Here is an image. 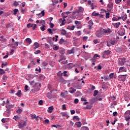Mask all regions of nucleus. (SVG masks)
I'll return each mask as SVG.
<instances>
[{
	"label": "nucleus",
	"mask_w": 130,
	"mask_h": 130,
	"mask_svg": "<svg viewBox=\"0 0 130 130\" xmlns=\"http://www.w3.org/2000/svg\"><path fill=\"white\" fill-rule=\"evenodd\" d=\"M14 119L16 120V121H18V120H20L21 118V117H19V116H14L13 117Z\"/></svg>",
	"instance_id": "c85d7f7f"
},
{
	"label": "nucleus",
	"mask_w": 130,
	"mask_h": 130,
	"mask_svg": "<svg viewBox=\"0 0 130 130\" xmlns=\"http://www.w3.org/2000/svg\"><path fill=\"white\" fill-rule=\"evenodd\" d=\"M69 92L71 93V94H74V93L75 92H76V89L73 88V87H71L69 89Z\"/></svg>",
	"instance_id": "6ab92c4d"
},
{
	"label": "nucleus",
	"mask_w": 130,
	"mask_h": 130,
	"mask_svg": "<svg viewBox=\"0 0 130 130\" xmlns=\"http://www.w3.org/2000/svg\"><path fill=\"white\" fill-rule=\"evenodd\" d=\"M53 109H54L53 106H50L48 108L47 112H48V113H51L53 111Z\"/></svg>",
	"instance_id": "2eb2a0df"
},
{
	"label": "nucleus",
	"mask_w": 130,
	"mask_h": 130,
	"mask_svg": "<svg viewBox=\"0 0 130 130\" xmlns=\"http://www.w3.org/2000/svg\"><path fill=\"white\" fill-rule=\"evenodd\" d=\"M126 19H127V15H126V14L122 17V19L123 20V21H125Z\"/></svg>",
	"instance_id": "c9c22d12"
},
{
	"label": "nucleus",
	"mask_w": 130,
	"mask_h": 130,
	"mask_svg": "<svg viewBox=\"0 0 130 130\" xmlns=\"http://www.w3.org/2000/svg\"><path fill=\"white\" fill-rule=\"evenodd\" d=\"M54 50H58L59 49V48L57 46H55V47L53 48Z\"/></svg>",
	"instance_id": "bf43d9fd"
},
{
	"label": "nucleus",
	"mask_w": 130,
	"mask_h": 130,
	"mask_svg": "<svg viewBox=\"0 0 130 130\" xmlns=\"http://www.w3.org/2000/svg\"><path fill=\"white\" fill-rule=\"evenodd\" d=\"M16 96H18V97H21L22 95V94L21 93V90H18V92L15 94Z\"/></svg>",
	"instance_id": "2f4dec72"
},
{
	"label": "nucleus",
	"mask_w": 130,
	"mask_h": 130,
	"mask_svg": "<svg viewBox=\"0 0 130 130\" xmlns=\"http://www.w3.org/2000/svg\"><path fill=\"white\" fill-rule=\"evenodd\" d=\"M98 94V90H94L93 92V96H97Z\"/></svg>",
	"instance_id": "3c124183"
},
{
	"label": "nucleus",
	"mask_w": 130,
	"mask_h": 130,
	"mask_svg": "<svg viewBox=\"0 0 130 130\" xmlns=\"http://www.w3.org/2000/svg\"><path fill=\"white\" fill-rule=\"evenodd\" d=\"M67 53L68 54H72V53H75V49H74V48H72V49L67 51Z\"/></svg>",
	"instance_id": "f3484780"
},
{
	"label": "nucleus",
	"mask_w": 130,
	"mask_h": 130,
	"mask_svg": "<svg viewBox=\"0 0 130 130\" xmlns=\"http://www.w3.org/2000/svg\"><path fill=\"white\" fill-rule=\"evenodd\" d=\"M29 83L30 86H32V87H35V88L36 87H37V86H38L39 85H40H40H41V84H39V83L36 82L35 81V80H32V81H29Z\"/></svg>",
	"instance_id": "7ed1b4c3"
},
{
	"label": "nucleus",
	"mask_w": 130,
	"mask_h": 130,
	"mask_svg": "<svg viewBox=\"0 0 130 130\" xmlns=\"http://www.w3.org/2000/svg\"><path fill=\"white\" fill-rule=\"evenodd\" d=\"M61 16L63 17V19H66V18H67L68 15V14L67 13V12H64L62 13Z\"/></svg>",
	"instance_id": "4be33fe9"
},
{
	"label": "nucleus",
	"mask_w": 130,
	"mask_h": 130,
	"mask_svg": "<svg viewBox=\"0 0 130 130\" xmlns=\"http://www.w3.org/2000/svg\"><path fill=\"white\" fill-rule=\"evenodd\" d=\"M75 24L77 25L76 28L77 29H82V22L81 21H75Z\"/></svg>",
	"instance_id": "20e7f679"
},
{
	"label": "nucleus",
	"mask_w": 130,
	"mask_h": 130,
	"mask_svg": "<svg viewBox=\"0 0 130 130\" xmlns=\"http://www.w3.org/2000/svg\"><path fill=\"white\" fill-rule=\"evenodd\" d=\"M30 116L31 117V119H34L36 118V115H35V114H31Z\"/></svg>",
	"instance_id": "8fccbe9b"
},
{
	"label": "nucleus",
	"mask_w": 130,
	"mask_h": 130,
	"mask_svg": "<svg viewBox=\"0 0 130 130\" xmlns=\"http://www.w3.org/2000/svg\"><path fill=\"white\" fill-rule=\"evenodd\" d=\"M67 29H68V30H74L75 29V25H72L71 26H68V27L67 28Z\"/></svg>",
	"instance_id": "c756f323"
},
{
	"label": "nucleus",
	"mask_w": 130,
	"mask_h": 130,
	"mask_svg": "<svg viewBox=\"0 0 130 130\" xmlns=\"http://www.w3.org/2000/svg\"><path fill=\"white\" fill-rule=\"evenodd\" d=\"M88 26H93V20H89L88 22Z\"/></svg>",
	"instance_id": "72a5a7b5"
},
{
	"label": "nucleus",
	"mask_w": 130,
	"mask_h": 130,
	"mask_svg": "<svg viewBox=\"0 0 130 130\" xmlns=\"http://www.w3.org/2000/svg\"><path fill=\"white\" fill-rule=\"evenodd\" d=\"M13 12H14V15H17V12H19V10H18L17 9H14Z\"/></svg>",
	"instance_id": "603ef678"
},
{
	"label": "nucleus",
	"mask_w": 130,
	"mask_h": 130,
	"mask_svg": "<svg viewBox=\"0 0 130 130\" xmlns=\"http://www.w3.org/2000/svg\"><path fill=\"white\" fill-rule=\"evenodd\" d=\"M92 108V106L90 105H87L85 107H84V109H91Z\"/></svg>",
	"instance_id": "c03bdc74"
},
{
	"label": "nucleus",
	"mask_w": 130,
	"mask_h": 130,
	"mask_svg": "<svg viewBox=\"0 0 130 130\" xmlns=\"http://www.w3.org/2000/svg\"><path fill=\"white\" fill-rule=\"evenodd\" d=\"M22 111H23V110H22V109H18L17 110L16 112H17V113L20 114V113H21L22 112Z\"/></svg>",
	"instance_id": "13d9d810"
},
{
	"label": "nucleus",
	"mask_w": 130,
	"mask_h": 130,
	"mask_svg": "<svg viewBox=\"0 0 130 130\" xmlns=\"http://www.w3.org/2000/svg\"><path fill=\"white\" fill-rule=\"evenodd\" d=\"M75 67V64L73 63H69L67 65V68L69 69V70H71V69H73Z\"/></svg>",
	"instance_id": "1a4fd4ad"
},
{
	"label": "nucleus",
	"mask_w": 130,
	"mask_h": 130,
	"mask_svg": "<svg viewBox=\"0 0 130 130\" xmlns=\"http://www.w3.org/2000/svg\"><path fill=\"white\" fill-rule=\"evenodd\" d=\"M75 125H77V127H81L82 126V123L81 121L77 122Z\"/></svg>",
	"instance_id": "bb28decb"
},
{
	"label": "nucleus",
	"mask_w": 130,
	"mask_h": 130,
	"mask_svg": "<svg viewBox=\"0 0 130 130\" xmlns=\"http://www.w3.org/2000/svg\"><path fill=\"white\" fill-rule=\"evenodd\" d=\"M61 109H62V110H67V107L65 104L62 105Z\"/></svg>",
	"instance_id": "a18cd8bd"
},
{
	"label": "nucleus",
	"mask_w": 130,
	"mask_h": 130,
	"mask_svg": "<svg viewBox=\"0 0 130 130\" xmlns=\"http://www.w3.org/2000/svg\"><path fill=\"white\" fill-rule=\"evenodd\" d=\"M46 27V26H45L44 25H42V26H41V27H40L41 31H45Z\"/></svg>",
	"instance_id": "473e14b6"
},
{
	"label": "nucleus",
	"mask_w": 130,
	"mask_h": 130,
	"mask_svg": "<svg viewBox=\"0 0 130 130\" xmlns=\"http://www.w3.org/2000/svg\"><path fill=\"white\" fill-rule=\"evenodd\" d=\"M47 96L49 99H51L52 98V96H51V94L50 93H47Z\"/></svg>",
	"instance_id": "6e6d98bb"
},
{
	"label": "nucleus",
	"mask_w": 130,
	"mask_h": 130,
	"mask_svg": "<svg viewBox=\"0 0 130 130\" xmlns=\"http://www.w3.org/2000/svg\"><path fill=\"white\" fill-rule=\"evenodd\" d=\"M73 119V120H75V119H76V120H80V117L78 116H74Z\"/></svg>",
	"instance_id": "f704fd0d"
},
{
	"label": "nucleus",
	"mask_w": 130,
	"mask_h": 130,
	"mask_svg": "<svg viewBox=\"0 0 130 130\" xmlns=\"http://www.w3.org/2000/svg\"><path fill=\"white\" fill-rule=\"evenodd\" d=\"M53 5L54 6L56 4H58V0H53Z\"/></svg>",
	"instance_id": "a19ab883"
},
{
	"label": "nucleus",
	"mask_w": 130,
	"mask_h": 130,
	"mask_svg": "<svg viewBox=\"0 0 130 130\" xmlns=\"http://www.w3.org/2000/svg\"><path fill=\"white\" fill-rule=\"evenodd\" d=\"M99 41H98V39H95L94 40H93V43L94 44H97V43H99Z\"/></svg>",
	"instance_id": "37998d69"
},
{
	"label": "nucleus",
	"mask_w": 130,
	"mask_h": 130,
	"mask_svg": "<svg viewBox=\"0 0 130 130\" xmlns=\"http://www.w3.org/2000/svg\"><path fill=\"white\" fill-rule=\"evenodd\" d=\"M88 40V37H83V41H87Z\"/></svg>",
	"instance_id": "69168bd1"
},
{
	"label": "nucleus",
	"mask_w": 130,
	"mask_h": 130,
	"mask_svg": "<svg viewBox=\"0 0 130 130\" xmlns=\"http://www.w3.org/2000/svg\"><path fill=\"white\" fill-rule=\"evenodd\" d=\"M59 21H60V22H61V24H60V26H63L64 25L66 24V19H59Z\"/></svg>",
	"instance_id": "f8f14e48"
},
{
	"label": "nucleus",
	"mask_w": 130,
	"mask_h": 130,
	"mask_svg": "<svg viewBox=\"0 0 130 130\" xmlns=\"http://www.w3.org/2000/svg\"><path fill=\"white\" fill-rule=\"evenodd\" d=\"M40 24H42V25L45 24V21L44 20H41L40 21Z\"/></svg>",
	"instance_id": "864d4df0"
},
{
	"label": "nucleus",
	"mask_w": 130,
	"mask_h": 130,
	"mask_svg": "<svg viewBox=\"0 0 130 130\" xmlns=\"http://www.w3.org/2000/svg\"><path fill=\"white\" fill-rule=\"evenodd\" d=\"M47 31L50 34H52V29L51 28H48Z\"/></svg>",
	"instance_id": "4d7b16f0"
},
{
	"label": "nucleus",
	"mask_w": 130,
	"mask_h": 130,
	"mask_svg": "<svg viewBox=\"0 0 130 130\" xmlns=\"http://www.w3.org/2000/svg\"><path fill=\"white\" fill-rule=\"evenodd\" d=\"M32 30H35L36 29V24H32Z\"/></svg>",
	"instance_id": "680f3d73"
},
{
	"label": "nucleus",
	"mask_w": 130,
	"mask_h": 130,
	"mask_svg": "<svg viewBox=\"0 0 130 130\" xmlns=\"http://www.w3.org/2000/svg\"><path fill=\"white\" fill-rule=\"evenodd\" d=\"M66 63H68V60L61 62V64H66Z\"/></svg>",
	"instance_id": "e2e57ef3"
},
{
	"label": "nucleus",
	"mask_w": 130,
	"mask_h": 130,
	"mask_svg": "<svg viewBox=\"0 0 130 130\" xmlns=\"http://www.w3.org/2000/svg\"><path fill=\"white\" fill-rule=\"evenodd\" d=\"M113 22H114L115 21H118V19L117 18L115 17V15H114V17L112 19Z\"/></svg>",
	"instance_id": "ea45409f"
},
{
	"label": "nucleus",
	"mask_w": 130,
	"mask_h": 130,
	"mask_svg": "<svg viewBox=\"0 0 130 130\" xmlns=\"http://www.w3.org/2000/svg\"><path fill=\"white\" fill-rule=\"evenodd\" d=\"M92 16H94V17H97V16H99V13L93 12L92 13Z\"/></svg>",
	"instance_id": "58836bf2"
},
{
	"label": "nucleus",
	"mask_w": 130,
	"mask_h": 130,
	"mask_svg": "<svg viewBox=\"0 0 130 130\" xmlns=\"http://www.w3.org/2000/svg\"><path fill=\"white\" fill-rule=\"evenodd\" d=\"M107 7L109 10H112L113 9V3L110 2V4H108Z\"/></svg>",
	"instance_id": "dca6fc26"
},
{
	"label": "nucleus",
	"mask_w": 130,
	"mask_h": 130,
	"mask_svg": "<svg viewBox=\"0 0 130 130\" xmlns=\"http://www.w3.org/2000/svg\"><path fill=\"white\" fill-rule=\"evenodd\" d=\"M25 41L29 43V44H31L32 43V40H31V39L27 38L25 39Z\"/></svg>",
	"instance_id": "cd10ccee"
},
{
	"label": "nucleus",
	"mask_w": 130,
	"mask_h": 130,
	"mask_svg": "<svg viewBox=\"0 0 130 130\" xmlns=\"http://www.w3.org/2000/svg\"><path fill=\"white\" fill-rule=\"evenodd\" d=\"M60 83L61 84H67V80H64L63 78L60 79Z\"/></svg>",
	"instance_id": "393cba45"
},
{
	"label": "nucleus",
	"mask_w": 130,
	"mask_h": 130,
	"mask_svg": "<svg viewBox=\"0 0 130 130\" xmlns=\"http://www.w3.org/2000/svg\"><path fill=\"white\" fill-rule=\"evenodd\" d=\"M4 41V36H2L0 37V42H3Z\"/></svg>",
	"instance_id": "052dcab7"
},
{
	"label": "nucleus",
	"mask_w": 130,
	"mask_h": 130,
	"mask_svg": "<svg viewBox=\"0 0 130 130\" xmlns=\"http://www.w3.org/2000/svg\"><path fill=\"white\" fill-rule=\"evenodd\" d=\"M119 66H124L125 63V58L124 57L119 58L118 59Z\"/></svg>",
	"instance_id": "f257e3e1"
},
{
	"label": "nucleus",
	"mask_w": 130,
	"mask_h": 130,
	"mask_svg": "<svg viewBox=\"0 0 130 130\" xmlns=\"http://www.w3.org/2000/svg\"><path fill=\"white\" fill-rule=\"evenodd\" d=\"M5 74V71H4V69H0V75H3Z\"/></svg>",
	"instance_id": "5fc2aeb1"
},
{
	"label": "nucleus",
	"mask_w": 130,
	"mask_h": 130,
	"mask_svg": "<svg viewBox=\"0 0 130 130\" xmlns=\"http://www.w3.org/2000/svg\"><path fill=\"white\" fill-rule=\"evenodd\" d=\"M81 130H89V128L87 126L82 127Z\"/></svg>",
	"instance_id": "de8ad7c7"
},
{
	"label": "nucleus",
	"mask_w": 130,
	"mask_h": 130,
	"mask_svg": "<svg viewBox=\"0 0 130 130\" xmlns=\"http://www.w3.org/2000/svg\"><path fill=\"white\" fill-rule=\"evenodd\" d=\"M122 72H126V68H125V67H120L118 73H121Z\"/></svg>",
	"instance_id": "9b49d317"
},
{
	"label": "nucleus",
	"mask_w": 130,
	"mask_h": 130,
	"mask_svg": "<svg viewBox=\"0 0 130 130\" xmlns=\"http://www.w3.org/2000/svg\"><path fill=\"white\" fill-rule=\"evenodd\" d=\"M115 3L117 5L118 4H120V3H121V0H115Z\"/></svg>",
	"instance_id": "338daca9"
},
{
	"label": "nucleus",
	"mask_w": 130,
	"mask_h": 130,
	"mask_svg": "<svg viewBox=\"0 0 130 130\" xmlns=\"http://www.w3.org/2000/svg\"><path fill=\"white\" fill-rule=\"evenodd\" d=\"M113 25L116 28V29H118L119 26H120V22H117L113 24Z\"/></svg>",
	"instance_id": "4468645a"
},
{
	"label": "nucleus",
	"mask_w": 130,
	"mask_h": 130,
	"mask_svg": "<svg viewBox=\"0 0 130 130\" xmlns=\"http://www.w3.org/2000/svg\"><path fill=\"white\" fill-rule=\"evenodd\" d=\"M20 4H21V2H17V1H15L14 3V6H19V5H20Z\"/></svg>",
	"instance_id": "e433bc0d"
},
{
	"label": "nucleus",
	"mask_w": 130,
	"mask_h": 130,
	"mask_svg": "<svg viewBox=\"0 0 130 130\" xmlns=\"http://www.w3.org/2000/svg\"><path fill=\"white\" fill-rule=\"evenodd\" d=\"M28 78L29 80H33V78H35L36 81H37V78H36V77H35V76H33L32 75H29L28 76Z\"/></svg>",
	"instance_id": "412c9836"
},
{
	"label": "nucleus",
	"mask_w": 130,
	"mask_h": 130,
	"mask_svg": "<svg viewBox=\"0 0 130 130\" xmlns=\"http://www.w3.org/2000/svg\"><path fill=\"white\" fill-rule=\"evenodd\" d=\"M6 107L8 110H10V109L14 108V105H9V104H7Z\"/></svg>",
	"instance_id": "ddd939ff"
},
{
	"label": "nucleus",
	"mask_w": 130,
	"mask_h": 130,
	"mask_svg": "<svg viewBox=\"0 0 130 130\" xmlns=\"http://www.w3.org/2000/svg\"><path fill=\"white\" fill-rule=\"evenodd\" d=\"M125 115H130V111H127L125 112Z\"/></svg>",
	"instance_id": "0e129e2a"
},
{
	"label": "nucleus",
	"mask_w": 130,
	"mask_h": 130,
	"mask_svg": "<svg viewBox=\"0 0 130 130\" xmlns=\"http://www.w3.org/2000/svg\"><path fill=\"white\" fill-rule=\"evenodd\" d=\"M109 77L110 79H113V78L115 79V78H116L115 77V75H114V73H113L110 74L109 75Z\"/></svg>",
	"instance_id": "aec40b11"
},
{
	"label": "nucleus",
	"mask_w": 130,
	"mask_h": 130,
	"mask_svg": "<svg viewBox=\"0 0 130 130\" xmlns=\"http://www.w3.org/2000/svg\"><path fill=\"white\" fill-rule=\"evenodd\" d=\"M78 12L79 13H84V8H83L82 7H80L79 8Z\"/></svg>",
	"instance_id": "7c9ffc66"
},
{
	"label": "nucleus",
	"mask_w": 130,
	"mask_h": 130,
	"mask_svg": "<svg viewBox=\"0 0 130 130\" xmlns=\"http://www.w3.org/2000/svg\"><path fill=\"white\" fill-rule=\"evenodd\" d=\"M126 76L127 75H119L118 76V81H121L122 82H124L126 79Z\"/></svg>",
	"instance_id": "f03ea898"
},
{
	"label": "nucleus",
	"mask_w": 130,
	"mask_h": 130,
	"mask_svg": "<svg viewBox=\"0 0 130 130\" xmlns=\"http://www.w3.org/2000/svg\"><path fill=\"white\" fill-rule=\"evenodd\" d=\"M61 35H66V34H67V31H66L64 29L62 30L61 31Z\"/></svg>",
	"instance_id": "4c0bfd02"
},
{
	"label": "nucleus",
	"mask_w": 130,
	"mask_h": 130,
	"mask_svg": "<svg viewBox=\"0 0 130 130\" xmlns=\"http://www.w3.org/2000/svg\"><path fill=\"white\" fill-rule=\"evenodd\" d=\"M44 15H45V13L44 10H43L41 11V13L37 14V16L38 18H41L42 17H44Z\"/></svg>",
	"instance_id": "0eeeda50"
},
{
	"label": "nucleus",
	"mask_w": 130,
	"mask_h": 130,
	"mask_svg": "<svg viewBox=\"0 0 130 130\" xmlns=\"http://www.w3.org/2000/svg\"><path fill=\"white\" fill-rule=\"evenodd\" d=\"M35 54H39V53H41V51L40 50H38L34 52Z\"/></svg>",
	"instance_id": "09e8293b"
},
{
	"label": "nucleus",
	"mask_w": 130,
	"mask_h": 130,
	"mask_svg": "<svg viewBox=\"0 0 130 130\" xmlns=\"http://www.w3.org/2000/svg\"><path fill=\"white\" fill-rule=\"evenodd\" d=\"M64 42H68V40H64L63 38H61L59 42L60 44H62Z\"/></svg>",
	"instance_id": "a211bd4d"
},
{
	"label": "nucleus",
	"mask_w": 130,
	"mask_h": 130,
	"mask_svg": "<svg viewBox=\"0 0 130 130\" xmlns=\"http://www.w3.org/2000/svg\"><path fill=\"white\" fill-rule=\"evenodd\" d=\"M125 120H126V121H128V120H129V119H130V116H128V117L125 116Z\"/></svg>",
	"instance_id": "774afa93"
},
{
	"label": "nucleus",
	"mask_w": 130,
	"mask_h": 130,
	"mask_svg": "<svg viewBox=\"0 0 130 130\" xmlns=\"http://www.w3.org/2000/svg\"><path fill=\"white\" fill-rule=\"evenodd\" d=\"M9 77L6 75H3V80L4 82H7V80L8 79Z\"/></svg>",
	"instance_id": "a878e982"
},
{
	"label": "nucleus",
	"mask_w": 130,
	"mask_h": 130,
	"mask_svg": "<svg viewBox=\"0 0 130 130\" xmlns=\"http://www.w3.org/2000/svg\"><path fill=\"white\" fill-rule=\"evenodd\" d=\"M66 59V57H60V59H59L58 61V62H60V63H61L62 61H64Z\"/></svg>",
	"instance_id": "b1692460"
},
{
	"label": "nucleus",
	"mask_w": 130,
	"mask_h": 130,
	"mask_svg": "<svg viewBox=\"0 0 130 130\" xmlns=\"http://www.w3.org/2000/svg\"><path fill=\"white\" fill-rule=\"evenodd\" d=\"M34 49H37V48H39V44L37 42H36L34 43Z\"/></svg>",
	"instance_id": "5701e85b"
},
{
	"label": "nucleus",
	"mask_w": 130,
	"mask_h": 130,
	"mask_svg": "<svg viewBox=\"0 0 130 130\" xmlns=\"http://www.w3.org/2000/svg\"><path fill=\"white\" fill-rule=\"evenodd\" d=\"M103 32H104V33H106L107 34H110V33H111V32H112V31L111 30V29L108 28V29H104Z\"/></svg>",
	"instance_id": "9d476101"
},
{
	"label": "nucleus",
	"mask_w": 130,
	"mask_h": 130,
	"mask_svg": "<svg viewBox=\"0 0 130 130\" xmlns=\"http://www.w3.org/2000/svg\"><path fill=\"white\" fill-rule=\"evenodd\" d=\"M118 34L120 36H123L125 34V29L124 28H120V29L118 31Z\"/></svg>",
	"instance_id": "39448f33"
},
{
	"label": "nucleus",
	"mask_w": 130,
	"mask_h": 130,
	"mask_svg": "<svg viewBox=\"0 0 130 130\" xmlns=\"http://www.w3.org/2000/svg\"><path fill=\"white\" fill-rule=\"evenodd\" d=\"M110 17V13L109 12H108L106 14V19H109V17Z\"/></svg>",
	"instance_id": "79ce46f5"
},
{
	"label": "nucleus",
	"mask_w": 130,
	"mask_h": 130,
	"mask_svg": "<svg viewBox=\"0 0 130 130\" xmlns=\"http://www.w3.org/2000/svg\"><path fill=\"white\" fill-rule=\"evenodd\" d=\"M110 42L111 45H115V43L116 42L115 41H110Z\"/></svg>",
	"instance_id": "49530a36"
},
{
	"label": "nucleus",
	"mask_w": 130,
	"mask_h": 130,
	"mask_svg": "<svg viewBox=\"0 0 130 130\" xmlns=\"http://www.w3.org/2000/svg\"><path fill=\"white\" fill-rule=\"evenodd\" d=\"M111 53H112V52L110 50L105 51L103 53V57H106V56L110 55Z\"/></svg>",
	"instance_id": "423d86ee"
},
{
	"label": "nucleus",
	"mask_w": 130,
	"mask_h": 130,
	"mask_svg": "<svg viewBox=\"0 0 130 130\" xmlns=\"http://www.w3.org/2000/svg\"><path fill=\"white\" fill-rule=\"evenodd\" d=\"M68 91H66L64 92H61L60 96L62 97L63 98H66L67 96H68Z\"/></svg>",
	"instance_id": "6e6552de"
}]
</instances>
